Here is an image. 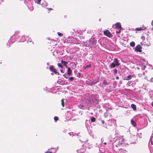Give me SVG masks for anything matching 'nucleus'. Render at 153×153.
Listing matches in <instances>:
<instances>
[{
	"mask_svg": "<svg viewBox=\"0 0 153 153\" xmlns=\"http://www.w3.org/2000/svg\"><path fill=\"white\" fill-rule=\"evenodd\" d=\"M131 107L133 108V109L134 110V104H132L131 105Z\"/></svg>",
	"mask_w": 153,
	"mask_h": 153,
	"instance_id": "29",
	"label": "nucleus"
},
{
	"mask_svg": "<svg viewBox=\"0 0 153 153\" xmlns=\"http://www.w3.org/2000/svg\"><path fill=\"white\" fill-rule=\"evenodd\" d=\"M46 153H52V152H47Z\"/></svg>",
	"mask_w": 153,
	"mask_h": 153,
	"instance_id": "37",
	"label": "nucleus"
},
{
	"mask_svg": "<svg viewBox=\"0 0 153 153\" xmlns=\"http://www.w3.org/2000/svg\"><path fill=\"white\" fill-rule=\"evenodd\" d=\"M137 69H140V68H139L138 67H137Z\"/></svg>",
	"mask_w": 153,
	"mask_h": 153,
	"instance_id": "43",
	"label": "nucleus"
},
{
	"mask_svg": "<svg viewBox=\"0 0 153 153\" xmlns=\"http://www.w3.org/2000/svg\"><path fill=\"white\" fill-rule=\"evenodd\" d=\"M136 106L135 105H134V111L136 110Z\"/></svg>",
	"mask_w": 153,
	"mask_h": 153,
	"instance_id": "33",
	"label": "nucleus"
},
{
	"mask_svg": "<svg viewBox=\"0 0 153 153\" xmlns=\"http://www.w3.org/2000/svg\"><path fill=\"white\" fill-rule=\"evenodd\" d=\"M61 72L63 73L62 70V69L61 70Z\"/></svg>",
	"mask_w": 153,
	"mask_h": 153,
	"instance_id": "40",
	"label": "nucleus"
},
{
	"mask_svg": "<svg viewBox=\"0 0 153 153\" xmlns=\"http://www.w3.org/2000/svg\"><path fill=\"white\" fill-rule=\"evenodd\" d=\"M142 47L140 45H138L136 46L135 49V50L137 52H141L142 51Z\"/></svg>",
	"mask_w": 153,
	"mask_h": 153,
	"instance_id": "5",
	"label": "nucleus"
},
{
	"mask_svg": "<svg viewBox=\"0 0 153 153\" xmlns=\"http://www.w3.org/2000/svg\"><path fill=\"white\" fill-rule=\"evenodd\" d=\"M96 43V40L94 38H91L89 41H87L85 42H84V45L86 47H92L94 46Z\"/></svg>",
	"mask_w": 153,
	"mask_h": 153,
	"instance_id": "1",
	"label": "nucleus"
},
{
	"mask_svg": "<svg viewBox=\"0 0 153 153\" xmlns=\"http://www.w3.org/2000/svg\"><path fill=\"white\" fill-rule=\"evenodd\" d=\"M24 37H22V39H21V42H23L25 41V38H23Z\"/></svg>",
	"mask_w": 153,
	"mask_h": 153,
	"instance_id": "24",
	"label": "nucleus"
},
{
	"mask_svg": "<svg viewBox=\"0 0 153 153\" xmlns=\"http://www.w3.org/2000/svg\"><path fill=\"white\" fill-rule=\"evenodd\" d=\"M57 65L59 67L61 68L62 69V68L63 66L62 65L61 63H58Z\"/></svg>",
	"mask_w": 153,
	"mask_h": 153,
	"instance_id": "16",
	"label": "nucleus"
},
{
	"mask_svg": "<svg viewBox=\"0 0 153 153\" xmlns=\"http://www.w3.org/2000/svg\"><path fill=\"white\" fill-rule=\"evenodd\" d=\"M115 25L116 26V28L118 29L121 28V24L120 23H117L115 24Z\"/></svg>",
	"mask_w": 153,
	"mask_h": 153,
	"instance_id": "9",
	"label": "nucleus"
},
{
	"mask_svg": "<svg viewBox=\"0 0 153 153\" xmlns=\"http://www.w3.org/2000/svg\"><path fill=\"white\" fill-rule=\"evenodd\" d=\"M47 88L46 87L45 88H44V90H46Z\"/></svg>",
	"mask_w": 153,
	"mask_h": 153,
	"instance_id": "39",
	"label": "nucleus"
},
{
	"mask_svg": "<svg viewBox=\"0 0 153 153\" xmlns=\"http://www.w3.org/2000/svg\"><path fill=\"white\" fill-rule=\"evenodd\" d=\"M104 144H105V145H106V142H105L104 143Z\"/></svg>",
	"mask_w": 153,
	"mask_h": 153,
	"instance_id": "42",
	"label": "nucleus"
},
{
	"mask_svg": "<svg viewBox=\"0 0 153 153\" xmlns=\"http://www.w3.org/2000/svg\"><path fill=\"white\" fill-rule=\"evenodd\" d=\"M91 115H93V113H91Z\"/></svg>",
	"mask_w": 153,
	"mask_h": 153,
	"instance_id": "44",
	"label": "nucleus"
},
{
	"mask_svg": "<svg viewBox=\"0 0 153 153\" xmlns=\"http://www.w3.org/2000/svg\"><path fill=\"white\" fill-rule=\"evenodd\" d=\"M74 77H71L69 78V79L71 81H72L74 80Z\"/></svg>",
	"mask_w": 153,
	"mask_h": 153,
	"instance_id": "18",
	"label": "nucleus"
},
{
	"mask_svg": "<svg viewBox=\"0 0 153 153\" xmlns=\"http://www.w3.org/2000/svg\"><path fill=\"white\" fill-rule=\"evenodd\" d=\"M131 82H128V85L129 86L131 85H132V84H131Z\"/></svg>",
	"mask_w": 153,
	"mask_h": 153,
	"instance_id": "32",
	"label": "nucleus"
},
{
	"mask_svg": "<svg viewBox=\"0 0 153 153\" xmlns=\"http://www.w3.org/2000/svg\"><path fill=\"white\" fill-rule=\"evenodd\" d=\"M77 152L78 153H83L85 152V149H80L77 151Z\"/></svg>",
	"mask_w": 153,
	"mask_h": 153,
	"instance_id": "11",
	"label": "nucleus"
},
{
	"mask_svg": "<svg viewBox=\"0 0 153 153\" xmlns=\"http://www.w3.org/2000/svg\"><path fill=\"white\" fill-rule=\"evenodd\" d=\"M131 78V75L128 76L127 77H125V79L127 80L130 79Z\"/></svg>",
	"mask_w": 153,
	"mask_h": 153,
	"instance_id": "14",
	"label": "nucleus"
},
{
	"mask_svg": "<svg viewBox=\"0 0 153 153\" xmlns=\"http://www.w3.org/2000/svg\"><path fill=\"white\" fill-rule=\"evenodd\" d=\"M50 70L51 71L54 72V73L57 74L58 73V72H57L56 69H55L53 65H52L50 66Z\"/></svg>",
	"mask_w": 153,
	"mask_h": 153,
	"instance_id": "7",
	"label": "nucleus"
},
{
	"mask_svg": "<svg viewBox=\"0 0 153 153\" xmlns=\"http://www.w3.org/2000/svg\"><path fill=\"white\" fill-rule=\"evenodd\" d=\"M71 73H72V71H71L70 68L69 67L68 68V70H67V73L68 75L69 76L71 75Z\"/></svg>",
	"mask_w": 153,
	"mask_h": 153,
	"instance_id": "10",
	"label": "nucleus"
},
{
	"mask_svg": "<svg viewBox=\"0 0 153 153\" xmlns=\"http://www.w3.org/2000/svg\"><path fill=\"white\" fill-rule=\"evenodd\" d=\"M117 139L119 140L118 145L120 146L123 143L124 139L123 137L121 136L120 137H117Z\"/></svg>",
	"mask_w": 153,
	"mask_h": 153,
	"instance_id": "3",
	"label": "nucleus"
},
{
	"mask_svg": "<svg viewBox=\"0 0 153 153\" xmlns=\"http://www.w3.org/2000/svg\"><path fill=\"white\" fill-rule=\"evenodd\" d=\"M91 65H88L86 66V67L85 68H89V67H91Z\"/></svg>",
	"mask_w": 153,
	"mask_h": 153,
	"instance_id": "28",
	"label": "nucleus"
},
{
	"mask_svg": "<svg viewBox=\"0 0 153 153\" xmlns=\"http://www.w3.org/2000/svg\"><path fill=\"white\" fill-rule=\"evenodd\" d=\"M113 71L114 72V74L115 75L117 73V70L116 69H114Z\"/></svg>",
	"mask_w": 153,
	"mask_h": 153,
	"instance_id": "20",
	"label": "nucleus"
},
{
	"mask_svg": "<svg viewBox=\"0 0 153 153\" xmlns=\"http://www.w3.org/2000/svg\"><path fill=\"white\" fill-rule=\"evenodd\" d=\"M102 124H104V123H105V122H104V120H102Z\"/></svg>",
	"mask_w": 153,
	"mask_h": 153,
	"instance_id": "34",
	"label": "nucleus"
},
{
	"mask_svg": "<svg viewBox=\"0 0 153 153\" xmlns=\"http://www.w3.org/2000/svg\"><path fill=\"white\" fill-rule=\"evenodd\" d=\"M61 62L66 67H67V64L68 63L67 62L61 60Z\"/></svg>",
	"mask_w": 153,
	"mask_h": 153,
	"instance_id": "12",
	"label": "nucleus"
},
{
	"mask_svg": "<svg viewBox=\"0 0 153 153\" xmlns=\"http://www.w3.org/2000/svg\"><path fill=\"white\" fill-rule=\"evenodd\" d=\"M54 120L55 121H57L58 120V118L57 117L55 116L54 117Z\"/></svg>",
	"mask_w": 153,
	"mask_h": 153,
	"instance_id": "22",
	"label": "nucleus"
},
{
	"mask_svg": "<svg viewBox=\"0 0 153 153\" xmlns=\"http://www.w3.org/2000/svg\"><path fill=\"white\" fill-rule=\"evenodd\" d=\"M130 45L131 46H134V42H132L130 43Z\"/></svg>",
	"mask_w": 153,
	"mask_h": 153,
	"instance_id": "21",
	"label": "nucleus"
},
{
	"mask_svg": "<svg viewBox=\"0 0 153 153\" xmlns=\"http://www.w3.org/2000/svg\"><path fill=\"white\" fill-rule=\"evenodd\" d=\"M131 123L132 125L134 126V121L133 120V119L131 120Z\"/></svg>",
	"mask_w": 153,
	"mask_h": 153,
	"instance_id": "25",
	"label": "nucleus"
},
{
	"mask_svg": "<svg viewBox=\"0 0 153 153\" xmlns=\"http://www.w3.org/2000/svg\"><path fill=\"white\" fill-rule=\"evenodd\" d=\"M65 77L66 78H68V77L67 76H65Z\"/></svg>",
	"mask_w": 153,
	"mask_h": 153,
	"instance_id": "45",
	"label": "nucleus"
},
{
	"mask_svg": "<svg viewBox=\"0 0 153 153\" xmlns=\"http://www.w3.org/2000/svg\"><path fill=\"white\" fill-rule=\"evenodd\" d=\"M78 107L79 108H80L82 109H84L85 108V106H84L82 105L81 104H79L78 105Z\"/></svg>",
	"mask_w": 153,
	"mask_h": 153,
	"instance_id": "13",
	"label": "nucleus"
},
{
	"mask_svg": "<svg viewBox=\"0 0 153 153\" xmlns=\"http://www.w3.org/2000/svg\"><path fill=\"white\" fill-rule=\"evenodd\" d=\"M152 105L153 107V102L152 103Z\"/></svg>",
	"mask_w": 153,
	"mask_h": 153,
	"instance_id": "41",
	"label": "nucleus"
},
{
	"mask_svg": "<svg viewBox=\"0 0 153 153\" xmlns=\"http://www.w3.org/2000/svg\"><path fill=\"white\" fill-rule=\"evenodd\" d=\"M151 25H152V26H153V20L152 22Z\"/></svg>",
	"mask_w": 153,
	"mask_h": 153,
	"instance_id": "35",
	"label": "nucleus"
},
{
	"mask_svg": "<svg viewBox=\"0 0 153 153\" xmlns=\"http://www.w3.org/2000/svg\"><path fill=\"white\" fill-rule=\"evenodd\" d=\"M120 32V30H119L118 31H116V33H119Z\"/></svg>",
	"mask_w": 153,
	"mask_h": 153,
	"instance_id": "31",
	"label": "nucleus"
},
{
	"mask_svg": "<svg viewBox=\"0 0 153 153\" xmlns=\"http://www.w3.org/2000/svg\"><path fill=\"white\" fill-rule=\"evenodd\" d=\"M32 42V40L31 39H30L28 40V42Z\"/></svg>",
	"mask_w": 153,
	"mask_h": 153,
	"instance_id": "30",
	"label": "nucleus"
},
{
	"mask_svg": "<svg viewBox=\"0 0 153 153\" xmlns=\"http://www.w3.org/2000/svg\"><path fill=\"white\" fill-rule=\"evenodd\" d=\"M41 1V0H37V1H36V2L38 4H39Z\"/></svg>",
	"mask_w": 153,
	"mask_h": 153,
	"instance_id": "23",
	"label": "nucleus"
},
{
	"mask_svg": "<svg viewBox=\"0 0 153 153\" xmlns=\"http://www.w3.org/2000/svg\"><path fill=\"white\" fill-rule=\"evenodd\" d=\"M144 61L143 59L139 61L138 60V62H139V65H141V69L142 70H145L146 67V66L145 65H143V64H141L142 62V61Z\"/></svg>",
	"mask_w": 153,
	"mask_h": 153,
	"instance_id": "6",
	"label": "nucleus"
},
{
	"mask_svg": "<svg viewBox=\"0 0 153 153\" xmlns=\"http://www.w3.org/2000/svg\"><path fill=\"white\" fill-rule=\"evenodd\" d=\"M120 65V63H119L118 61V60L117 59H114L113 62H112L110 67L111 68H114L116 66H118Z\"/></svg>",
	"mask_w": 153,
	"mask_h": 153,
	"instance_id": "2",
	"label": "nucleus"
},
{
	"mask_svg": "<svg viewBox=\"0 0 153 153\" xmlns=\"http://www.w3.org/2000/svg\"><path fill=\"white\" fill-rule=\"evenodd\" d=\"M103 84L105 85H106L107 84V82L106 81H104L103 82Z\"/></svg>",
	"mask_w": 153,
	"mask_h": 153,
	"instance_id": "26",
	"label": "nucleus"
},
{
	"mask_svg": "<svg viewBox=\"0 0 153 153\" xmlns=\"http://www.w3.org/2000/svg\"><path fill=\"white\" fill-rule=\"evenodd\" d=\"M91 120L92 122H94L96 121V119L94 117H92L91 119Z\"/></svg>",
	"mask_w": 153,
	"mask_h": 153,
	"instance_id": "15",
	"label": "nucleus"
},
{
	"mask_svg": "<svg viewBox=\"0 0 153 153\" xmlns=\"http://www.w3.org/2000/svg\"><path fill=\"white\" fill-rule=\"evenodd\" d=\"M151 142V144L153 145V136L152 138Z\"/></svg>",
	"mask_w": 153,
	"mask_h": 153,
	"instance_id": "27",
	"label": "nucleus"
},
{
	"mask_svg": "<svg viewBox=\"0 0 153 153\" xmlns=\"http://www.w3.org/2000/svg\"><path fill=\"white\" fill-rule=\"evenodd\" d=\"M146 29V27L144 26H142V27H137L135 29V30L137 31H141L144 30Z\"/></svg>",
	"mask_w": 153,
	"mask_h": 153,
	"instance_id": "8",
	"label": "nucleus"
},
{
	"mask_svg": "<svg viewBox=\"0 0 153 153\" xmlns=\"http://www.w3.org/2000/svg\"><path fill=\"white\" fill-rule=\"evenodd\" d=\"M116 79H119V77L118 76L116 77Z\"/></svg>",
	"mask_w": 153,
	"mask_h": 153,
	"instance_id": "36",
	"label": "nucleus"
},
{
	"mask_svg": "<svg viewBox=\"0 0 153 153\" xmlns=\"http://www.w3.org/2000/svg\"><path fill=\"white\" fill-rule=\"evenodd\" d=\"M104 34L109 37H111L112 35L111 33L107 30H106L103 31Z\"/></svg>",
	"mask_w": 153,
	"mask_h": 153,
	"instance_id": "4",
	"label": "nucleus"
},
{
	"mask_svg": "<svg viewBox=\"0 0 153 153\" xmlns=\"http://www.w3.org/2000/svg\"><path fill=\"white\" fill-rule=\"evenodd\" d=\"M57 34L60 36H63V34L60 32L57 33Z\"/></svg>",
	"mask_w": 153,
	"mask_h": 153,
	"instance_id": "17",
	"label": "nucleus"
},
{
	"mask_svg": "<svg viewBox=\"0 0 153 153\" xmlns=\"http://www.w3.org/2000/svg\"><path fill=\"white\" fill-rule=\"evenodd\" d=\"M61 104L62 105V106L63 107H64V101H63V99H62L61 100Z\"/></svg>",
	"mask_w": 153,
	"mask_h": 153,
	"instance_id": "19",
	"label": "nucleus"
},
{
	"mask_svg": "<svg viewBox=\"0 0 153 153\" xmlns=\"http://www.w3.org/2000/svg\"><path fill=\"white\" fill-rule=\"evenodd\" d=\"M137 125L136 123L134 122V127L136 126Z\"/></svg>",
	"mask_w": 153,
	"mask_h": 153,
	"instance_id": "38",
	"label": "nucleus"
}]
</instances>
